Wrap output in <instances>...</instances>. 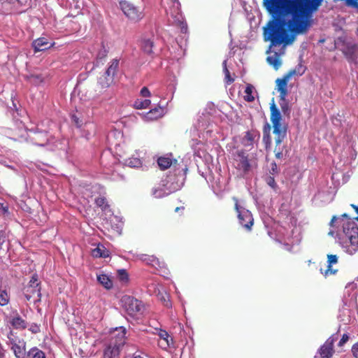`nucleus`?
I'll use <instances>...</instances> for the list:
<instances>
[{"instance_id": "nucleus-49", "label": "nucleus", "mask_w": 358, "mask_h": 358, "mask_svg": "<svg viewBox=\"0 0 358 358\" xmlns=\"http://www.w3.org/2000/svg\"><path fill=\"white\" fill-rule=\"evenodd\" d=\"M166 306H171V303L169 301H166V304H165Z\"/></svg>"}, {"instance_id": "nucleus-42", "label": "nucleus", "mask_w": 358, "mask_h": 358, "mask_svg": "<svg viewBox=\"0 0 358 358\" xmlns=\"http://www.w3.org/2000/svg\"><path fill=\"white\" fill-rule=\"evenodd\" d=\"M346 4L352 8H358V0H345Z\"/></svg>"}, {"instance_id": "nucleus-32", "label": "nucleus", "mask_w": 358, "mask_h": 358, "mask_svg": "<svg viewBox=\"0 0 358 358\" xmlns=\"http://www.w3.org/2000/svg\"><path fill=\"white\" fill-rule=\"evenodd\" d=\"M223 66L226 82L227 84H231L234 81V79L230 76V72L227 67V61H224Z\"/></svg>"}, {"instance_id": "nucleus-43", "label": "nucleus", "mask_w": 358, "mask_h": 358, "mask_svg": "<svg viewBox=\"0 0 358 358\" xmlns=\"http://www.w3.org/2000/svg\"><path fill=\"white\" fill-rule=\"evenodd\" d=\"M349 340V336L347 334H344L338 342V346H343Z\"/></svg>"}, {"instance_id": "nucleus-23", "label": "nucleus", "mask_w": 358, "mask_h": 358, "mask_svg": "<svg viewBox=\"0 0 358 358\" xmlns=\"http://www.w3.org/2000/svg\"><path fill=\"white\" fill-rule=\"evenodd\" d=\"M257 136H258L259 137V135L257 134L256 131H247L243 137V139L244 145H252L255 138Z\"/></svg>"}, {"instance_id": "nucleus-11", "label": "nucleus", "mask_w": 358, "mask_h": 358, "mask_svg": "<svg viewBox=\"0 0 358 358\" xmlns=\"http://www.w3.org/2000/svg\"><path fill=\"white\" fill-rule=\"evenodd\" d=\"M30 132H33L34 135L31 137L32 143L38 146H44L50 141L49 135L47 131H39L38 129L36 130L29 129Z\"/></svg>"}, {"instance_id": "nucleus-44", "label": "nucleus", "mask_w": 358, "mask_h": 358, "mask_svg": "<svg viewBox=\"0 0 358 358\" xmlns=\"http://www.w3.org/2000/svg\"><path fill=\"white\" fill-rule=\"evenodd\" d=\"M352 353L355 358H358V343H355L352 347Z\"/></svg>"}, {"instance_id": "nucleus-35", "label": "nucleus", "mask_w": 358, "mask_h": 358, "mask_svg": "<svg viewBox=\"0 0 358 358\" xmlns=\"http://www.w3.org/2000/svg\"><path fill=\"white\" fill-rule=\"evenodd\" d=\"M26 287H41L40 282H38V278L37 274H34L31 276V280L29 282V284Z\"/></svg>"}, {"instance_id": "nucleus-46", "label": "nucleus", "mask_w": 358, "mask_h": 358, "mask_svg": "<svg viewBox=\"0 0 358 358\" xmlns=\"http://www.w3.org/2000/svg\"><path fill=\"white\" fill-rule=\"evenodd\" d=\"M6 241V235L5 232L3 231H0V248Z\"/></svg>"}, {"instance_id": "nucleus-5", "label": "nucleus", "mask_w": 358, "mask_h": 358, "mask_svg": "<svg viewBox=\"0 0 358 358\" xmlns=\"http://www.w3.org/2000/svg\"><path fill=\"white\" fill-rule=\"evenodd\" d=\"M121 301L124 310L131 317H138L142 313L143 306L141 301L130 296H124Z\"/></svg>"}, {"instance_id": "nucleus-14", "label": "nucleus", "mask_w": 358, "mask_h": 358, "mask_svg": "<svg viewBox=\"0 0 358 358\" xmlns=\"http://www.w3.org/2000/svg\"><path fill=\"white\" fill-rule=\"evenodd\" d=\"M171 157L172 155L170 154L169 156H162L158 158L157 164L161 170H166L172 164L177 163V159H173Z\"/></svg>"}, {"instance_id": "nucleus-51", "label": "nucleus", "mask_w": 358, "mask_h": 358, "mask_svg": "<svg viewBox=\"0 0 358 358\" xmlns=\"http://www.w3.org/2000/svg\"><path fill=\"white\" fill-rule=\"evenodd\" d=\"M357 8H358V7H357Z\"/></svg>"}, {"instance_id": "nucleus-50", "label": "nucleus", "mask_w": 358, "mask_h": 358, "mask_svg": "<svg viewBox=\"0 0 358 358\" xmlns=\"http://www.w3.org/2000/svg\"><path fill=\"white\" fill-rule=\"evenodd\" d=\"M357 280H358V277H357Z\"/></svg>"}, {"instance_id": "nucleus-31", "label": "nucleus", "mask_w": 358, "mask_h": 358, "mask_svg": "<svg viewBox=\"0 0 358 358\" xmlns=\"http://www.w3.org/2000/svg\"><path fill=\"white\" fill-rule=\"evenodd\" d=\"M9 296L5 290L0 291V306H3L8 303Z\"/></svg>"}, {"instance_id": "nucleus-25", "label": "nucleus", "mask_w": 358, "mask_h": 358, "mask_svg": "<svg viewBox=\"0 0 358 358\" xmlns=\"http://www.w3.org/2000/svg\"><path fill=\"white\" fill-rule=\"evenodd\" d=\"M94 203L96 206L101 209L103 211H106L109 209L110 205L107 199L104 196H99L95 199Z\"/></svg>"}, {"instance_id": "nucleus-29", "label": "nucleus", "mask_w": 358, "mask_h": 358, "mask_svg": "<svg viewBox=\"0 0 358 358\" xmlns=\"http://www.w3.org/2000/svg\"><path fill=\"white\" fill-rule=\"evenodd\" d=\"M153 43L150 40H145L142 43V48L143 51L147 54H151L152 52Z\"/></svg>"}, {"instance_id": "nucleus-9", "label": "nucleus", "mask_w": 358, "mask_h": 358, "mask_svg": "<svg viewBox=\"0 0 358 358\" xmlns=\"http://www.w3.org/2000/svg\"><path fill=\"white\" fill-rule=\"evenodd\" d=\"M296 74V70L292 69L283 76L282 78H278L275 81L277 85V90L279 92L280 99H284L287 95V83L289 78L294 75Z\"/></svg>"}, {"instance_id": "nucleus-41", "label": "nucleus", "mask_w": 358, "mask_h": 358, "mask_svg": "<svg viewBox=\"0 0 358 358\" xmlns=\"http://www.w3.org/2000/svg\"><path fill=\"white\" fill-rule=\"evenodd\" d=\"M269 173L272 175L276 174L278 173L277 164L273 162L271 164V169L269 170Z\"/></svg>"}, {"instance_id": "nucleus-47", "label": "nucleus", "mask_w": 358, "mask_h": 358, "mask_svg": "<svg viewBox=\"0 0 358 358\" xmlns=\"http://www.w3.org/2000/svg\"><path fill=\"white\" fill-rule=\"evenodd\" d=\"M0 358H5V350L0 343Z\"/></svg>"}, {"instance_id": "nucleus-19", "label": "nucleus", "mask_w": 358, "mask_h": 358, "mask_svg": "<svg viewBox=\"0 0 358 358\" xmlns=\"http://www.w3.org/2000/svg\"><path fill=\"white\" fill-rule=\"evenodd\" d=\"M13 328L17 329H24L27 328V323L19 315L14 316L10 321Z\"/></svg>"}, {"instance_id": "nucleus-27", "label": "nucleus", "mask_w": 358, "mask_h": 358, "mask_svg": "<svg viewBox=\"0 0 358 358\" xmlns=\"http://www.w3.org/2000/svg\"><path fill=\"white\" fill-rule=\"evenodd\" d=\"M285 98L286 97H284V99H280V106L284 116L289 117L291 109Z\"/></svg>"}, {"instance_id": "nucleus-16", "label": "nucleus", "mask_w": 358, "mask_h": 358, "mask_svg": "<svg viewBox=\"0 0 358 358\" xmlns=\"http://www.w3.org/2000/svg\"><path fill=\"white\" fill-rule=\"evenodd\" d=\"M238 157L239 158L238 161V168L244 173L248 172L250 168V164L249 162V159L247 155H245L243 151H241L238 152Z\"/></svg>"}, {"instance_id": "nucleus-3", "label": "nucleus", "mask_w": 358, "mask_h": 358, "mask_svg": "<svg viewBox=\"0 0 358 358\" xmlns=\"http://www.w3.org/2000/svg\"><path fill=\"white\" fill-rule=\"evenodd\" d=\"M234 201V209L237 213V217L239 224L248 231L252 230L254 224V218L251 212L239 204L237 197L232 198Z\"/></svg>"}, {"instance_id": "nucleus-45", "label": "nucleus", "mask_w": 358, "mask_h": 358, "mask_svg": "<svg viewBox=\"0 0 358 358\" xmlns=\"http://www.w3.org/2000/svg\"><path fill=\"white\" fill-rule=\"evenodd\" d=\"M271 126L266 123L263 128V135H270Z\"/></svg>"}, {"instance_id": "nucleus-20", "label": "nucleus", "mask_w": 358, "mask_h": 358, "mask_svg": "<svg viewBox=\"0 0 358 358\" xmlns=\"http://www.w3.org/2000/svg\"><path fill=\"white\" fill-rule=\"evenodd\" d=\"M97 280L107 289H110L113 287V282L106 274H100L97 275Z\"/></svg>"}, {"instance_id": "nucleus-33", "label": "nucleus", "mask_w": 358, "mask_h": 358, "mask_svg": "<svg viewBox=\"0 0 358 358\" xmlns=\"http://www.w3.org/2000/svg\"><path fill=\"white\" fill-rule=\"evenodd\" d=\"M29 79L31 83L36 85L42 83L44 81V78L41 74H32L29 76Z\"/></svg>"}, {"instance_id": "nucleus-18", "label": "nucleus", "mask_w": 358, "mask_h": 358, "mask_svg": "<svg viewBox=\"0 0 358 358\" xmlns=\"http://www.w3.org/2000/svg\"><path fill=\"white\" fill-rule=\"evenodd\" d=\"M327 259L328 266L327 268L325 270L324 273L325 276L331 274H335L337 271V270L332 268V264H336L338 262V257L336 255H328Z\"/></svg>"}, {"instance_id": "nucleus-13", "label": "nucleus", "mask_w": 358, "mask_h": 358, "mask_svg": "<svg viewBox=\"0 0 358 358\" xmlns=\"http://www.w3.org/2000/svg\"><path fill=\"white\" fill-rule=\"evenodd\" d=\"M48 44L49 43L45 38L41 37L33 41L32 47L34 48V52H37L50 48L55 45V43H52L50 45Z\"/></svg>"}, {"instance_id": "nucleus-34", "label": "nucleus", "mask_w": 358, "mask_h": 358, "mask_svg": "<svg viewBox=\"0 0 358 358\" xmlns=\"http://www.w3.org/2000/svg\"><path fill=\"white\" fill-rule=\"evenodd\" d=\"M265 181L266 184L270 186L273 189L276 190L278 188V185L275 182V178L273 176H268L265 178Z\"/></svg>"}, {"instance_id": "nucleus-24", "label": "nucleus", "mask_w": 358, "mask_h": 358, "mask_svg": "<svg viewBox=\"0 0 358 358\" xmlns=\"http://www.w3.org/2000/svg\"><path fill=\"white\" fill-rule=\"evenodd\" d=\"M164 114V108L159 106L151 109L148 113V118L152 120H156L159 117H162Z\"/></svg>"}, {"instance_id": "nucleus-30", "label": "nucleus", "mask_w": 358, "mask_h": 358, "mask_svg": "<svg viewBox=\"0 0 358 358\" xmlns=\"http://www.w3.org/2000/svg\"><path fill=\"white\" fill-rule=\"evenodd\" d=\"M127 164L130 167H140L142 164V162L139 158L137 157H131L127 160Z\"/></svg>"}, {"instance_id": "nucleus-36", "label": "nucleus", "mask_w": 358, "mask_h": 358, "mask_svg": "<svg viewBox=\"0 0 358 358\" xmlns=\"http://www.w3.org/2000/svg\"><path fill=\"white\" fill-rule=\"evenodd\" d=\"M108 52V49L102 43V47H101V50L98 52V54H97V59H105L107 57Z\"/></svg>"}, {"instance_id": "nucleus-38", "label": "nucleus", "mask_w": 358, "mask_h": 358, "mask_svg": "<svg viewBox=\"0 0 358 358\" xmlns=\"http://www.w3.org/2000/svg\"><path fill=\"white\" fill-rule=\"evenodd\" d=\"M263 143L265 145L266 150H268L271 148V135H263Z\"/></svg>"}, {"instance_id": "nucleus-40", "label": "nucleus", "mask_w": 358, "mask_h": 358, "mask_svg": "<svg viewBox=\"0 0 358 358\" xmlns=\"http://www.w3.org/2000/svg\"><path fill=\"white\" fill-rule=\"evenodd\" d=\"M140 94L143 97H149L151 95L150 92L147 87H143L141 90Z\"/></svg>"}, {"instance_id": "nucleus-12", "label": "nucleus", "mask_w": 358, "mask_h": 358, "mask_svg": "<svg viewBox=\"0 0 358 358\" xmlns=\"http://www.w3.org/2000/svg\"><path fill=\"white\" fill-rule=\"evenodd\" d=\"M23 293L27 301L34 299V301L41 300V287H24Z\"/></svg>"}, {"instance_id": "nucleus-17", "label": "nucleus", "mask_w": 358, "mask_h": 358, "mask_svg": "<svg viewBox=\"0 0 358 358\" xmlns=\"http://www.w3.org/2000/svg\"><path fill=\"white\" fill-rule=\"evenodd\" d=\"M91 254L95 258H106L109 257L110 251L103 245L99 243L96 248L92 250Z\"/></svg>"}, {"instance_id": "nucleus-26", "label": "nucleus", "mask_w": 358, "mask_h": 358, "mask_svg": "<svg viewBox=\"0 0 358 358\" xmlns=\"http://www.w3.org/2000/svg\"><path fill=\"white\" fill-rule=\"evenodd\" d=\"M151 103L150 99H137L134 103V107L136 109H145L149 107Z\"/></svg>"}, {"instance_id": "nucleus-22", "label": "nucleus", "mask_w": 358, "mask_h": 358, "mask_svg": "<svg viewBox=\"0 0 358 358\" xmlns=\"http://www.w3.org/2000/svg\"><path fill=\"white\" fill-rule=\"evenodd\" d=\"M255 90V87L252 85L248 83L246 85L245 89V95L243 96V99L247 102H252L255 101V98L252 95L253 90Z\"/></svg>"}, {"instance_id": "nucleus-2", "label": "nucleus", "mask_w": 358, "mask_h": 358, "mask_svg": "<svg viewBox=\"0 0 358 358\" xmlns=\"http://www.w3.org/2000/svg\"><path fill=\"white\" fill-rule=\"evenodd\" d=\"M115 332H117L115 338H112L110 343L104 350V358L117 357L120 354V348L122 347L125 343L126 329L120 327L116 328Z\"/></svg>"}, {"instance_id": "nucleus-4", "label": "nucleus", "mask_w": 358, "mask_h": 358, "mask_svg": "<svg viewBox=\"0 0 358 358\" xmlns=\"http://www.w3.org/2000/svg\"><path fill=\"white\" fill-rule=\"evenodd\" d=\"M118 67L119 59H113L103 74L98 78V83L101 87H108L113 83Z\"/></svg>"}, {"instance_id": "nucleus-39", "label": "nucleus", "mask_w": 358, "mask_h": 358, "mask_svg": "<svg viewBox=\"0 0 358 358\" xmlns=\"http://www.w3.org/2000/svg\"><path fill=\"white\" fill-rule=\"evenodd\" d=\"M29 330L33 334H37V333L40 332V331H41L40 325H38L36 323H32L29 326Z\"/></svg>"}, {"instance_id": "nucleus-10", "label": "nucleus", "mask_w": 358, "mask_h": 358, "mask_svg": "<svg viewBox=\"0 0 358 358\" xmlns=\"http://www.w3.org/2000/svg\"><path fill=\"white\" fill-rule=\"evenodd\" d=\"M13 335V331H10L8 336L10 344L11 345V350L13 351L16 358H24L26 355L25 343L23 341H16L11 338Z\"/></svg>"}, {"instance_id": "nucleus-37", "label": "nucleus", "mask_w": 358, "mask_h": 358, "mask_svg": "<svg viewBox=\"0 0 358 358\" xmlns=\"http://www.w3.org/2000/svg\"><path fill=\"white\" fill-rule=\"evenodd\" d=\"M118 276L120 280L123 282H127L129 280L128 273L124 269H121L118 271Z\"/></svg>"}, {"instance_id": "nucleus-28", "label": "nucleus", "mask_w": 358, "mask_h": 358, "mask_svg": "<svg viewBox=\"0 0 358 358\" xmlns=\"http://www.w3.org/2000/svg\"><path fill=\"white\" fill-rule=\"evenodd\" d=\"M28 356L29 358H46L45 352L37 348H31L28 352Z\"/></svg>"}, {"instance_id": "nucleus-8", "label": "nucleus", "mask_w": 358, "mask_h": 358, "mask_svg": "<svg viewBox=\"0 0 358 358\" xmlns=\"http://www.w3.org/2000/svg\"><path fill=\"white\" fill-rule=\"evenodd\" d=\"M0 134L14 141L20 140L24 137V130L22 123L20 122L19 124H15L13 128L3 126L0 127Z\"/></svg>"}, {"instance_id": "nucleus-15", "label": "nucleus", "mask_w": 358, "mask_h": 358, "mask_svg": "<svg viewBox=\"0 0 358 358\" xmlns=\"http://www.w3.org/2000/svg\"><path fill=\"white\" fill-rule=\"evenodd\" d=\"M158 336L160 338L159 345L164 349H166L170 347L171 344L173 343V339L170 337L169 333L163 329H159L158 331Z\"/></svg>"}, {"instance_id": "nucleus-48", "label": "nucleus", "mask_w": 358, "mask_h": 358, "mask_svg": "<svg viewBox=\"0 0 358 358\" xmlns=\"http://www.w3.org/2000/svg\"><path fill=\"white\" fill-rule=\"evenodd\" d=\"M180 209L183 210L184 207H177V208H176L175 211L178 212Z\"/></svg>"}, {"instance_id": "nucleus-1", "label": "nucleus", "mask_w": 358, "mask_h": 358, "mask_svg": "<svg viewBox=\"0 0 358 358\" xmlns=\"http://www.w3.org/2000/svg\"><path fill=\"white\" fill-rule=\"evenodd\" d=\"M271 110V122L273 125V134L275 135V149L274 153L277 159H282L283 154V147L281 148V143L286 138L287 126L282 122V115L279 109L277 108L274 99L270 106Z\"/></svg>"}, {"instance_id": "nucleus-6", "label": "nucleus", "mask_w": 358, "mask_h": 358, "mask_svg": "<svg viewBox=\"0 0 358 358\" xmlns=\"http://www.w3.org/2000/svg\"><path fill=\"white\" fill-rule=\"evenodd\" d=\"M120 5L121 10L129 20L137 22L143 18V11L134 3L127 1H121Z\"/></svg>"}, {"instance_id": "nucleus-21", "label": "nucleus", "mask_w": 358, "mask_h": 358, "mask_svg": "<svg viewBox=\"0 0 358 358\" xmlns=\"http://www.w3.org/2000/svg\"><path fill=\"white\" fill-rule=\"evenodd\" d=\"M268 63L273 66L275 69H278L281 65V60L280 59V55L274 52V55L268 56L266 59Z\"/></svg>"}, {"instance_id": "nucleus-7", "label": "nucleus", "mask_w": 358, "mask_h": 358, "mask_svg": "<svg viewBox=\"0 0 358 358\" xmlns=\"http://www.w3.org/2000/svg\"><path fill=\"white\" fill-rule=\"evenodd\" d=\"M337 339V334H332L328 338L324 343L318 349L317 355L319 356L316 355L315 358H331L335 352L334 345Z\"/></svg>"}]
</instances>
